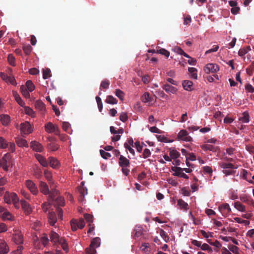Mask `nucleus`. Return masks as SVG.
I'll use <instances>...</instances> for the list:
<instances>
[{
	"label": "nucleus",
	"mask_w": 254,
	"mask_h": 254,
	"mask_svg": "<svg viewBox=\"0 0 254 254\" xmlns=\"http://www.w3.org/2000/svg\"><path fill=\"white\" fill-rule=\"evenodd\" d=\"M25 185L33 195H36L38 193V189L35 183L32 181L30 180H26L25 182Z\"/></svg>",
	"instance_id": "obj_10"
},
{
	"label": "nucleus",
	"mask_w": 254,
	"mask_h": 254,
	"mask_svg": "<svg viewBox=\"0 0 254 254\" xmlns=\"http://www.w3.org/2000/svg\"><path fill=\"white\" fill-rule=\"evenodd\" d=\"M51 76V70L48 68L43 69V78L44 79L50 77Z\"/></svg>",
	"instance_id": "obj_45"
},
{
	"label": "nucleus",
	"mask_w": 254,
	"mask_h": 254,
	"mask_svg": "<svg viewBox=\"0 0 254 254\" xmlns=\"http://www.w3.org/2000/svg\"><path fill=\"white\" fill-rule=\"evenodd\" d=\"M141 100L143 102L148 103L149 105H152L155 103L156 98L155 96L150 95L148 92H145L142 96Z\"/></svg>",
	"instance_id": "obj_7"
},
{
	"label": "nucleus",
	"mask_w": 254,
	"mask_h": 254,
	"mask_svg": "<svg viewBox=\"0 0 254 254\" xmlns=\"http://www.w3.org/2000/svg\"><path fill=\"white\" fill-rule=\"evenodd\" d=\"M58 194V192L56 191L55 193V197H54V200L53 201V203L55 205H58L63 206L64 204V200L63 197L58 196L56 198V200H54L55 197Z\"/></svg>",
	"instance_id": "obj_24"
},
{
	"label": "nucleus",
	"mask_w": 254,
	"mask_h": 254,
	"mask_svg": "<svg viewBox=\"0 0 254 254\" xmlns=\"http://www.w3.org/2000/svg\"><path fill=\"white\" fill-rule=\"evenodd\" d=\"M54 197L51 195L50 197L48 199V202H45L42 205V208L44 212H46L50 208L51 205L53 204Z\"/></svg>",
	"instance_id": "obj_27"
},
{
	"label": "nucleus",
	"mask_w": 254,
	"mask_h": 254,
	"mask_svg": "<svg viewBox=\"0 0 254 254\" xmlns=\"http://www.w3.org/2000/svg\"><path fill=\"white\" fill-rule=\"evenodd\" d=\"M63 129L68 133H71L70 125L68 122H63L62 126Z\"/></svg>",
	"instance_id": "obj_46"
},
{
	"label": "nucleus",
	"mask_w": 254,
	"mask_h": 254,
	"mask_svg": "<svg viewBox=\"0 0 254 254\" xmlns=\"http://www.w3.org/2000/svg\"><path fill=\"white\" fill-rule=\"evenodd\" d=\"M192 78L196 79L197 78V69L194 67H189L188 69Z\"/></svg>",
	"instance_id": "obj_35"
},
{
	"label": "nucleus",
	"mask_w": 254,
	"mask_h": 254,
	"mask_svg": "<svg viewBox=\"0 0 254 254\" xmlns=\"http://www.w3.org/2000/svg\"><path fill=\"white\" fill-rule=\"evenodd\" d=\"M20 202L24 212L26 214H29L32 212V208L30 204L24 200H21Z\"/></svg>",
	"instance_id": "obj_19"
},
{
	"label": "nucleus",
	"mask_w": 254,
	"mask_h": 254,
	"mask_svg": "<svg viewBox=\"0 0 254 254\" xmlns=\"http://www.w3.org/2000/svg\"><path fill=\"white\" fill-rule=\"evenodd\" d=\"M241 175L243 179L247 180L251 184L254 183V181L247 180L248 172L246 170L242 169L241 172Z\"/></svg>",
	"instance_id": "obj_51"
},
{
	"label": "nucleus",
	"mask_w": 254,
	"mask_h": 254,
	"mask_svg": "<svg viewBox=\"0 0 254 254\" xmlns=\"http://www.w3.org/2000/svg\"><path fill=\"white\" fill-rule=\"evenodd\" d=\"M49 240L47 236L44 234L41 238V242L44 247H46L49 243Z\"/></svg>",
	"instance_id": "obj_49"
},
{
	"label": "nucleus",
	"mask_w": 254,
	"mask_h": 254,
	"mask_svg": "<svg viewBox=\"0 0 254 254\" xmlns=\"http://www.w3.org/2000/svg\"><path fill=\"white\" fill-rule=\"evenodd\" d=\"M50 240L54 245H60L64 251L67 253L68 248L67 244L64 238L60 237L59 234L55 232L52 231L50 235Z\"/></svg>",
	"instance_id": "obj_1"
},
{
	"label": "nucleus",
	"mask_w": 254,
	"mask_h": 254,
	"mask_svg": "<svg viewBox=\"0 0 254 254\" xmlns=\"http://www.w3.org/2000/svg\"><path fill=\"white\" fill-rule=\"evenodd\" d=\"M20 90L21 94L24 97H25L26 98H30V95L29 93V91H27L28 90L25 86L22 85L20 87Z\"/></svg>",
	"instance_id": "obj_36"
},
{
	"label": "nucleus",
	"mask_w": 254,
	"mask_h": 254,
	"mask_svg": "<svg viewBox=\"0 0 254 254\" xmlns=\"http://www.w3.org/2000/svg\"><path fill=\"white\" fill-rule=\"evenodd\" d=\"M35 156L41 165L43 167H46L48 166V161L45 157L39 154H36Z\"/></svg>",
	"instance_id": "obj_16"
},
{
	"label": "nucleus",
	"mask_w": 254,
	"mask_h": 254,
	"mask_svg": "<svg viewBox=\"0 0 254 254\" xmlns=\"http://www.w3.org/2000/svg\"><path fill=\"white\" fill-rule=\"evenodd\" d=\"M128 117L127 114L125 112H122L120 115V120L123 122H125L127 120Z\"/></svg>",
	"instance_id": "obj_63"
},
{
	"label": "nucleus",
	"mask_w": 254,
	"mask_h": 254,
	"mask_svg": "<svg viewBox=\"0 0 254 254\" xmlns=\"http://www.w3.org/2000/svg\"><path fill=\"white\" fill-rule=\"evenodd\" d=\"M8 142L2 137H0V148L4 149L8 146Z\"/></svg>",
	"instance_id": "obj_47"
},
{
	"label": "nucleus",
	"mask_w": 254,
	"mask_h": 254,
	"mask_svg": "<svg viewBox=\"0 0 254 254\" xmlns=\"http://www.w3.org/2000/svg\"><path fill=\"white\" fill-rule=\"evenodd\" d=\"M219 165L222 169V172L226 176L234 175L236 173L235 170L238 168V165L235 166L229 163L221 162Z\"/></svg>",
	"instance_id": "obj_2"
},
{
	"label": "nucleus",
	"mask_w": 254,
	"mask_h": 254,
	"mask_svg": "<svg viewBox=\"0 0 254 254\" xmlns=\"http://www.w3.org/2000/svg\"><path fill=\"white\" fill-rule=\"evenodd\" d=\"M13 96L14 97L15 100L17 102V103L21 107H24L25 105L24 102L20 98L18 94L15 92L13 91Z\"/></svg>",
	"instance_id": "obj_31"
},
{
	"label": "nucleus",
	"mask_w": 254,
	"mask_h": 254,
	"mask_svg": "<svg viewBox=\"0 0 254 254\" xmlns=\"http://www.w3.org/2000/svg\"><path fill=\"white\" fill-rule=\"evenodd\" d=\"M140 250L146 254H149L151 251V249L148 243H144L142 244L140 247Z\"/></svg>",
	"instance_id": "obj_34"
},
{
	"label": "nucleus",
	"mask_w": 254,
	"mask_h": 254,
	"mask_svg": "<svg viewBox=\"0 0 254 254\" xmlns=\"http://www.w3.org/2000/svg\"><path fill=\"white\" fill-rule=\"evenodd\" d=\"M96 100L98 105V107L100 112H101L103 109V104L101 99L99 96H96Z\"/></svg>",
	"instance_id": "obj_58"
},
{
	"label": "nucleus",
	"mask_w": 254,
	"mask_h": 254,
	"mask_svg": "<svg viewBox=\"0 0 254 254\" xmlns=\"http://www.w3.org/2000/svg\"><path fill=\"white\" fill-rule=\"evenodd\" d=\"M219 70V66L215 64H208L204 67V70L206 73H214Z\"/></svg>",
	"instance_id": "obj_11"
},
{
	"label": "nucleus",
	"mask_w": 254,
	"mask_h": 254,
	"mask_svg": "<svg viewBox=\"0 0 254 254\" xmlns=\"http://www.w3.org/2000/svg\"><path fill=\"white\" fill-rule=\"evenodd\" d=\"M245 88L249 93H254V87L249 83L245 85Z\"/></svg>",
	"instance_id": "obj_59"
},
{
	"label": "nucleus",
	"mask_w": 254,
	"mask_h": 254,
	"mask_svg": "<svg viewBox=\"0 0 254 254\" xmlns=\"http://www.w3.org/2000/svg\"><path fill=\"white\" fill-rule=\"evenodd\" d=\"M1 218L3 221H14V216L8 211L6 210L2 214Z\"/></svg>",
	"instance_id": "obj_25"
},
{
	"label": "nucleus",
	"mask_w": 254,
	"mask_h": 254,
	"mask_svg": "<svg viewBox=\"0 0 254 254\" xmlns=\"http://www.w3.org/2000/svg\"><path fill=\"white\" fill-rule=\"evenodd\" d=\"M201 147L205 151L209 150L212 152L216 151V147L210 144H204L202 145Z\"/></svg>",
	"instance_id": "obj_33"
},
{
	"label": "nucleus",
	"mask_w": 254,
	"mask_h": 254,
	"mask_svg": "<svg viewBox=\"0 0 254 254\" xmlns=\"http://www.w3.org/2000/svg\"><path fill=\"white\" fill-rule=\"evenodd\" d=\"M79 191L81 195V198L80 199V201H83L85 195L87 194V190L86 188L82 187Z\"/></svg>",
	"instance_id": "obj_48"
},
{
	"label": "nucleus",
	"mask_w": 254,
	"mask_h": 254,
	"mask_svg": "<svg viewBox=\"0 0 254 254\" xmlns=\"http://www.w3.org/2000/svg\"><path fill=\"white\" fill-rule=\"evenodd\" d=\"M116 95L121 100H123L124 98V92L120 89H117L116 91Z\"/></svg>",
	"instance_id": "obj_62"
},
{
	"label": "nucleus",
	"mask_w": 254,
	"mask_h": 254,
	"mask_svg": "<svg viewBox=\"0 0 254 254\" xmlns=\"http://www.w3.org/2000/svg\"><path fill=\"white\" fill-rule=\"evenodd\" d=\"M30 146L32 149L36 152H41L43 150L42 144L36 141H32Z\"/></svg>",
	"instance_id": "obj_18"
},
{
	"label": "nucleus",
	"mask_w": 254,
	"mask_h": 254,
	"mask_svg": "<svg viewBox=\"0 0 254 254\" xmlns=\"http://www.w3.org/2000/svg\"><path fill=\"white\" fill-rule=\"evenodd\" d=\"M172 170L174 172L173 175L175 176L180 177L184 179H188L189 177L183 172V169L179 167H174L172 168Z\"/></svg>",
	"instance_id": "obj_12"
},
{
	"label": "nucleus",
	"mask_w": 254,
	"mask_h": 254,
	"mask_svg": "<svg viewBox=\"0 0 254 254\" xmlns=\"http://www.w3.org/2000/svg\"><path fill=\"white\" fill-rule=\"evenodd\" d=\"M160 235L162 237V238L164 240L165 242H167L169 239V237L166 235L165 232L162 230H160Z\"/></svg>",
	"instance_id": "obj_56"
},
{
	"label": "nucleus",
	"mask_w": 254,
	"mask_h": 254,
	"mask_svg": "<svg viewBox=\"0 0 254 254\" xmlns=\"http://www.w3.org/2000/svg\"><path fill=\"white\" fill-rule=\"evenodd\" d=\"M23 49L25 54L29 55L32 50V47L29 44L25 45L23 46Z\"/></svg>",
	"instance_id": "obj_55"
},
{
	"label": "nucleus",
	"mask_w": 254,
	"mask_h": 254,
	"mask_svg": "<svg viewBox=\"0 0 254 254\" xmlns=\"http://www.w3.org/2000/svg\"><path fill=\"white\" fill-rule=\"evenodd\" d=\"M182 85L183 88L188 91H191L193 90V83L190 80H186L183 81Z\"/></svg>",
	"instance_id": "obj_21"
},
{
	"label": "nucleus",
	"mask_w": 254,
	"mask_h": 254,
	"mask_svg": "<svg viewBox=\"0 0 254 254\" xmlns=\"http://www.w3.org/2000/svg\"><path fill=\"white\" fill-rule=\"evenodd\" d=\"M143 144V143H141L139 141H136L134 143L135 147L138 152L140 153L141 152Z\"/></svg>",
	"instance_id": "obj_52"
},
{
	"label": "nucleus",
	"mask_w": 254,
	"mask_h": 254,
	"mask_svg": "<svg viewBox=\"0 0 254 254\" xmlns=\"http://www.w3.org/2000/svg\"><path fill=\"white\" fill-rule=\"evenodd\" d=\"M178 205L182 209L187 210L188 204L185 202L183 200L180 199L178 200Z\"/></svg>",
	"instance_id": "obj_37"
},
{
	"label": "nucleus",
	"mask_w": 254,
	"mask_h": 254,
	"mask_svg": "<svg viewBox=\"0 0 254 254\" xmlns=\"http://www.w3.org/2000/svg\"><path fill=\"white\" fill-rule=\"evenodd\" d=\"M96 248L91 246H89L86 250L87 254H95L96 253Z\"/></svg>",
	"instance_id": "obj_64"
},
{
	"label": "nucleus",
	"mask_w": 254,
	"mask_h": 254,
	"mask_svg": "<svg viewBox=\"0 0 254 254\" xmlns=\"http://www.w3.org/2000/svg\"><path fill=\"white\" fill-rule=\"evenodd\" d=\"M24 112L26 114L31 116V117H34V112L29 107H25L24 108Z\"/></svg>",
	"instance_id": "obj_50"
},
{
	"label": "nucleus",
	"mask_w": 254,
	"mask_h": 254,
	"mask_svg": "<svg viewBox=\"0 0 254 254\" xmlns=\"http://www.w3.org/2000/svg\"><path fill=\"white\" fill-rule=\"evenodd\" d=\"M0 122L4 126H8L10 123V117L6 114H1L0 115Z\"/></svg>",
	"instance_id": "obj_22"
},
{
	"label": "nucleus",
	"mask_w": 254,
	"mask_h": 254,
	"mask_svg": "<svg viewBox=\"0 0 254 254\" xmlns=\"http://www.w3.org/2000/svg\"><path fill=\"white\" fill-rule=\"evenodd\" d=\"M163 89L169 93L176 94L177 91V89L176 87L168 84H164Z\"/></svg>",
	"instance_id": "obj_26"
},
{
	"label": "nucleus",
	"mask_w": 254,
	"mask_h": 254,
	"mask_svg": "<svg viewBox=\"0 0 254 254\" xmlns=\"http://www.w3.org/2000/svg\"><path fill=\"white\" fill-rule=\"evenodd\" d=\"M25 87L29 92H32L35 89V86L31 80L26 82Z\"/></svg>",
	"instance_id": "obj_43"
},
{
	"label": "nucleus",
	"mask_w": 254,
	"mask_h": 254,
	"mask_svg": "<svg viewBox=\"0 0 254 254\" xmlns=\"http://www.w3.org/2000/svg\"><path fill=\"white\" fill-rule=\"evenodd\" d=\"M4 201L7 204L12 203L15 208H18L19 198L16 193L6 191L4 195Z\"/></svg>",
	"instance_id": "obj_3"
},
{
	"label": "nucleus",
	"mask_w": 254,
	"mask_h": 254,
	"mask_svg": "<svg viewBox=\"0 0 254 254\" xmlns=\"http://www.w3.org/2000/svg\"><path fill=\"white\" fill-rule=\"evenodd\" d=\"M45 129L47 132L50 133L54 132L56 135L60 133V130L58 126L54 125L51 122H48L45 125Z\"/></svg>",
	"instance_id": "obj_6"
},
{
	"label": "nucleus",
	"mask_w": 254,
	"mask_h": 254,
	"mask_svg": "<svg viewBox=\"0 0 254 254\" xmlns=\"http://www.w3.org/2000/svg\"><path fill=\"white\" fill-rule=\"evenodd\" d=\"M106 102L110 104H116L118 102L117 100L112 96H107Z\"/></svg>",
	"instance_id": "obj_41"
},
{
	"label": "nucleus",
	"mask_w": 254,
	"mask_h": 254,
	"mask_svg": "<svg viewBox=\"0 0 254 254\" xmlns=\"http://www.w3.org/2000/svg\"><path fill=\"white\" fill-rule=\"evenodd\" d=\"M169 155L172 159L178 158L180 156V153L175 149H171Z\"/></svg>",
	"instance_id": "obj_39"
},
{
	"label": "nucleus",
	"mask_w": 254,
	"mask_h": 254,
	"mask_svg": "<svg viewBox=\"0 0 254 254\" xmlns=\"http://www.w3.org/2000/svg\"><path fill=\"white\" fill-rule=\"evenodd\" d=\"M48 161L49 162L50 165L52 168L57 169L59 167L60 165V162L56 158L53 157H50L48 158Z\"/></svg>",
	"instance_id": "obj_28"
},
{
	"label": "nucleus",
	"mask_w": 254,
	"mask_h": 254,
	"mask_svg": "<svg viewBox=\"0 0 254 254\" xmlns=\"http://www.w3.org/2000/svg\"><path fill=\"white\" fill-rule=\"evenodd\" d=\"M39 188L41 192L45 195L49 194V197H50V195H52L53 197H55V193L56 192H52V191H50L49 187L47 184L43 181H40L39 184Z\"/></svg>",
	"instance_id": "obj_8"
},
{
	"label": "nucleus",
	"mask_w": 254,
	"mask_h": 254,
	"mask_svg": "<svg viewBox=\"0 0 254 254\" xmlns=\"http://www.w3.org/2000/svg\"><path fill=\"white\" fill-rule=\"evenodd\" d=\"M100 239L98 237H96L92 240L90 246L96 248L100 246Z\"/></svg>",
	"instance_id": "obj_38"
},
{
	"label": "nucleus",
	"mask_w": 254,
	"mask_h": 254,
	"mask_svg": "<svg viewBox=\"0 0 254 254\" xmlns=\"http://www.w3.org/2000/svg\"><path fill=\"white\" fill-rule=\"evenodd\" d=\"M44 176L45 178L47 180V181L49 182L50 184H53V182L52 180V174L51 172L46 170L44 171Z\"/></svg>",
	"instance_id": "obj_42"
},
{
	"label": "nucleus",
	"mask_w": 254,
	"mask_h": 254,
	"mask_svg": "<svg viewBox=\"0 0 254 254\" xmlns=\"http://www.w3.org/2000/svg\"><path fill=\"white\" fill-rule=\"evenodd\" d=\"M13 239L14 242L17 244L23 243V237L20 232H15L14 234Z\"/></svg>",
	"instance_id": "obj_23"
},
{
	"label": "nucleus",
	"mask_w": 254,
	"mask_h": 254,
	"mask_svg": "<svg viewBox=\"0 0 254 254\" xmlns=\"http://www.w3.org/2000/svg\"><path fill=\"white\" fill-rule=\"evenodd\" d=\"M15 142L17 145L20 147H28V144L27 141L24 138L21 137H16L15 138Z\"/></svg>",
	"instance_id": "obj_20"
},
{
	"label": "nucleus",
	"mask_w": 254,
	"mask_h": 254,
	"mask_svg": "<svg viewBox=\"0 0 254 254\" xmlns=\"http://www.w3.org/2000/svg\"><path fill=\"white\" fill-rule=\"evenodd\" d=\"M8 251V247L4 240L0 238V254H5Z\"/></svg>",
	"instance_id": "obj_17"
},
{
	"label": "nucleus",
	"mask_w": 254,
	"mask_h": 254,
	"mask_svg": "<svg viewBox=\"0 0 254 254\" xmlns=\"http://www.w3.org/2000/svg\"><path fill=\"white\" fill-rule=\"evenodd\" d=\"M133 143L134 142L132 138H129L124 144V146L126 148V149L128 150L129 152L133 155H134L135 153L134 150L133 149V147L134 146Z\"/></svg>",
	"instance_id": "obj_15"
},
{
	"label": "nucleus",
	"mask_w": 254,
	"mask_h": 254,
	"mask_svg": "<svg viewBox=\"0 0 254 254\" xmlns=\"http://www.w3.org/2000/svg\"><path fill=\"white\" fill-rule=\"evenodd\" d=\"M0 76L1 79L6 83H10L14 85L16 84V80L14 77L12 76H8L6 73L1 72L0 73Z\"/></svg>",
	"instance_id": "obj_13"
},
{
	"label": "nucleus",
	"mask_w": 254,
	"mask_h": 254,
	"mask_svg": "<svg viewBox=\"0 0 254 254\" xmlns=\"http://www.w3.org/2000/svg\"><path fill=\"white\" fill-rule=\"evenodd\" d=\"M71 227L72 231H76L78 228V221L76 220H72L71 221Z\"/></svg>",
	"instance_id": "obj_54"
},
{
	"label": "nucleus",
	"mask_w": 254,
	"mask_h": 254,
	"mask_svg": "<svg viewBox=\"0 0 254 254\" xmlns=\"http://www.w3.org/2000/svg\"><path fill=\"white\" fill-rule=\"evenodd\" d=\"M11 165V156L10 154L6 153L0 160V167H1L3 170L7 171L8 168Z\"/></svg>",
	"instance_id": "obj_4"
},
{
	"label": "nucleus",
	"mask_w": 254,
	"mask_h": 254,
	"mask_svg": "<svg viewBox=\"0 0 254 254\" xmlns=\"http://www.w3.org/2000/svg\"><path fill=\"white\" fill-rule=\"evenodd\" d=\"M200 248L202 251H208L209 252H212V248L210 247L206 243H204L202 245H201L200 246Z\"/></svg>",
	"instance_id": "obj_61"
},
{
	"label": "nucleus",
	"mask_w": 254,
	"mask_h": 254,
	"mask_svg": "<svg viewBox=\"0 0 254 254\" xmlns=\"http://www.w3.org/2000/svg\"><path fill=\"white\" fill-rule=\"evenodd\" d=\"M7 61L10 65L12 66L15 65V58L12 55L9 54L8 55Z\"/></svg>",
	"instance_id": "obj_60"
},
{
	"label": "nucleus",
	"mask_w": 254,
	"mask_h": 254,
	"mask_svg": "<svg viewBox=\"0 0 254 254\" xmlns=\"http://www.w3.org/2000/svg\"><path fill=\"white\" fill-rule=\"evenodd\" d=\"M179 139L186 142L192 141V138L189 135L188 131L186 130H181L178 135Z\"/></svg>",
	"instance_id": "obj_9"
},
{
	"label": "nucleus",
	"mask_w": 254,
	"mask_h": 254,
	"mask_svg": "<svg viewBox=\"0 0 254 254\" xmlns=\"http://www.w3.org/2000/svg\"><path fill=\"white\" fill-rule=\"evenodd\" d=\"M228 248L233 254H239L238 247L234 245H229Z\"/></svg>",
	"instance_id": "obj_53"
},
{
	"label": "nucleus",
	"mask_w": 254,
	"mask_h": 254,
	"mask_svg": "<svg viewBox=\"0 0 254 254\" xmlns=\"http://www.w3.org/2000/svg\"><path fill=\"white\" fill-rule=\"evenodd\" d=\"M157 53L160 54L161 55H164L166 57H168L170 56V52L165 49H161L157 51Z\"/></svg>",
	"instance_id": "obj_57"
},
{
	"label": "nucleus",
	"mask_w": 254,
	"mask_h": 254,
	"mask_svg": "<svg viewBox=\"0 0 254 254\" xmlns=\"http://www.w3.org/2000/svg\"><path fill=\"white\" fill-rule=\"evenodd\" d=\"M22 136L27 135L33 131V127L28 122H25L20 124V128Z\"/></svg>",
	"instance_id": "obj_5"
},
{
	"label": "nucleus",
	"mask_w": 254,
	"mask_h": 254,
	"mask_svg": "<svg viewBox=\"0 0 254 254\" xmlns=\"http://www.w3.org/2000/svg\"><path fill=\"white\" fill-rule=\"evenodd\" d=\"M48 222L50 225L54 226L57 222V217L54 212H51L48 215Z\"/></svg>",
	"instance_id": "obj_29"
},
{
	"label": "nucleus",
	"mask_w": 254,
	"mask_h": 254,
	"mask_svg": "<svg viewBox=\"0 0 254 254\" xmlns=\"http://www.w3.org/2000/svg\"><path fill=\"white\" fill-rule=\"evenodd\" d=\"M234 207L239 211L246 212V207L239 201H236L234 203Z\"/></svg>",
	"instance_id": "obj_32"
},
{
	"label": "nucleus",
	"mask_w": 254,
	"mask_h": 254,
	"mask_svg": "<svg viewBox=\"0 0 254 254\" xmlns=\"http://www.w3.org/2000/svg\"><path fill=\"white\" fill-rule=\"evenodd\" d=\"M141 228L139 226H136L133 231V236L135 238H137L142 234Z\"/></svg>",
	"instance_id": "obj_40"
},
{
	"label": "nucleus",
	"mask_w": 254,
	"mask_h": 254,
	"mask_svg": "<svg viewBox=\"0 0 254 254\" xmlns=\"http://www.w3.org/2000/svg\"><path fill=\"white\" fill-rule=\"evenodd\" d=\"M119 165L122 167H126L129 164V160L123 155H121L119 158Z\"/></svg>",
	"instance_id": "obj_30"
},
{
	"label": "nucleus",
	"mask_w": 254,
	"mask_h": 254,
	"mask_svg": "<svg viewBox=\"0 0 254 254\" xmlns=\"http://www.w3.org/2000/svg\"><path fill=\"white\" fill-rule=\"evenodd\" d=\"M218 210L223 216L231 212V208L229 204L227 203L220 205L218 207Z\"/></svg>",
	"instance_id": "obj_14"
},
{
	"label": "nucleus",
	"mask_w": 254,
	"mask_h": 254,
	"mask_svg": "<svg viewBox=\"0 0 254 254\" xmlns=\"http://www.w3.org/2000/svg\"><path fill=\"white\" fill-rule=\"evenodd\" d=\"M240 120L243 123H248L249 122V116L247 113H244L242 116L240 118Z\"/></svg>",
	"instance_id": "obj_44"
}]
</instances>
